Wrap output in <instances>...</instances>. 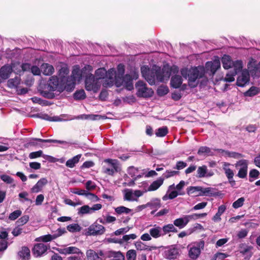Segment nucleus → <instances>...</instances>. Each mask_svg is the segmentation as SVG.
Listing matches in <instances>:
<instances>
[{"instance_id": "obj_31", "label": "nucleus", "mask_w": 260, "mask_h": 260, "mask_svg": "<svg viewBox=\"0 0 260 260\" xmlns=\"http://www.w3.org/2000/svg\"><path fill=\"white\" fill-rule=\"evenodd\" d=\"M164 182V179L159 178L157 180L153 181L148 187L147 191H152L157 190Z\"/></svg>"}, {"instance_id": "obj_10", "label": "nucleus", "mask_w": 260, "mask_h": 260, "mask_svg": "<svg viewBox=\"0 0 260 260\" xmlns=\"http://www.w3.org/2000/svg\"><path fill=\"white\" fill-rule=\"evenodd\" d=\"M85 83L86 89L89 91L96 89L100 86L98 81L96 80L95 76L91 74L86 76Z\"/></svg>"}, {"instance_id": "obj_59", "label": "nucleus", "mask_w": 260, "mask_h": 260, "mask_svg": "<svg viewBox=\"0 0 260 260\" xmlns=\"http://www.w3.org/2000/svg\"><path fill=\"white\" fill-rule=\"evenodd\" d=\"M42 119L50 121H60L61 119L58 116L51 117L47 114H44L41 117Z\"/></svg>"}, {"instance_id": "obj_43", "label": "nucleus", "mask_w": 260, "mask_h": 260, "mask_svg": "<svg viewBox=\"0 0 260 260\" xmlns=\"http://www.w3.org/2000/svg\"><path fill=\"white\" fill-rule=\"evenodd\" d=\"M123 76L120 75H115L114 76V83L118 87L124 85Z\"/></svg>"}, {"instance_id": "obj_34", "label": "nucleus", "mask_w": 260, "mask_h": 260, "mask_svg": "<svg viewBox=\"0 0 260 260\" xmlns=\"http://www.w3.org/2000/svg\"><path fill=\"white\" fill-rule=\"evenodd\" d=\"M215 193L213 192V189L211 187L203 188L201 187L200 193L196 194V197L198 196H213Z\"/></svg>"}, {"instance_id": "obj_63", "label": "nucleus", "mask_w": 260, "mask_h": 260, "mask_svg": "<svg viewBox=\"0 0 260 260\" xmlns=\"http://www.w3.org/2000/svg\"><path fill=\"white\" fill-rule=\"evenodd\" d=\"M21 214V211L20 210H15L10 214L9 218L11 220H14L20 216Z\"/></svg>"}, {"instance_id": "obj_1", "label": "nucleus", "mask_w": 260, "mask_h": 260, "mask_svg": "<svg viewBox=\"0 0 260 260\" xmlns=\"http://www.w3.org/2000/svg\"><path fill=\"white\" fill-rule=\"evenodd\" d=\"M141 71L142 76L151 85L168 80L171 75V70L169 68L164 67L161 69L156 66H153L151 69L143 66L141 68Z\"/></svg>"}, {"instance_id": "obj_46", "label": "nucleus", "mask_w": 260, "mask_h": 260, "mask_svg": "<svg viewBox=\"0 0 260 260\" xmlns=\"http://www.w3.org/2000/svg\"><path fill=\"white\" fill-rule=\"evenodd\" d=\"M67 229L71 233L80 232L81 230V226L77 223H72L67 226Z\"/></svg>"}, {"instance_id": "obj_3", "label": "nucleus", "mask_w": 260, "mask_h": 260, "mask_svg": "<svg viewBox=\"0 0 260 260\" xmlns=\"http://www.w3.org/2000/svg\"><path fill=\"white\" fill-rule=\"evenodd\" d=\"M114 71L110 69L107 71L105 68H100L95 72V77L98 81L103 79V86L110 87L114 84Z\"/></svg>"}, {"instance_id": "obj_19", "label": "nucleus", "mask_w": 260, "mask_h": 260, "mask_svg": "<svg viewBox=\"0 0 260 260\" xmlns=\"http://www.w3.org/2000/svg\"><path fill=\"white\" fill-rule=\"evenodd\" d=\"M188 222V219L186 215H184L183 217L177 218L173 221L174 226L178 227L179 229L185 228Z\"/></svg>"}, {"instance_id": "obj_35", "label": "nucleus", "mask_w": 260, "mask_h": 260, "mask_svg": "<svg viewBox=\"0 0 260 260\" xmlns=\"http://www.w3.org/2000/svg\"><path fill=\"white\" fill-rule=\"evenodd\" d=\"M223 67L225 69H229L232 67L233 61L231 57L228 55H224L221 59Z\"/></svg>"}, {"instance_id": "obj_13", "label": "nucleus", "mask_w": 260, "mask_h": 260, "mask_svg": "<svg viewBox=\"0 0 260 260\" xmlns=\"http://www.w3.org/2000/svg\"><path fill=\"white\" fill-rule=\"evenodd\" d=\"M49 246L42 243H38L34 245L32 249L33 254L35 257H39L43 255Z\"/></svg>"}, {"instance_id": "obj_39", "label": "nucleus", "mask_w": 260, "mask_h": 260, "mask_svg": "<svg viewBox=\"0 0 260 260\" xmlns=\"http://www.w3.org/2000/svg\"><path fill=\"white\" fill-rule=\"evenodd\" d=\"M110 260H124L125 257L120 251H112L109 255Z\"/></svg>"}, {"instance_id": "obj_60", "label": "nucleus", "mask_w": 260, "mask_h": 260, "mask_svg": "<svg viewBox=\"0 0 260 260\" xmlns=\"http://www.w3.org/2000/svg\"><path fill=\"white\" fill-rule=\"evenodd\" d=\"M211 152L210 149L207 146H202L198 150L199 155L209 154Z\"/></svg>"}, {"instance_id": "obj_47", "label": "nucleus", "mask_w": 260, "mask_h": 260, "mask_svg": "<svg viewBox=\"0 0 260 260\" xmlns=\"http://www.w3.org/2000/svg\"><path fill=\"white\" fill-rule=\"evenodd\" d=\"M69 73V69L66 67L61 68L59 71V76L60 78V81H63L64 79L67 78Z\"/></svg>"}, {"instance_id": "obj_21", "label": "nucleus", "mask_w": 260, "mask_h": 260, "mask_svg": "<svg viewBox=\"0 0 260 260\" xmlns=\"http://www.w3.org/2000/svg\"><path fill=\"white\" fill-rule=\"evenodd\" d=\"M60 253L64 254H75L79 255V254H84L79 248L74 246H70L62 248L60 250Z\"/></svg>"}, {"instance_id": "obj_52", "label": "nucleus", "mask_w": 260, "mask_h": 260, "mask_svg": "<svg viewBox=\"0 0 260 260\" xmlns=\"http://www.w3.org/2000/svg\"><path fill=\"white\" fill-rule=\"evenodd\" d=\"M86 97L84 90H80L76 91L74 94V98L75 100H83Z\"/></svg>"}, {"instance_id": "obj_41", "label": "nucleus", "mask_w": 260, "mask_h": 260, "mask_svg": "<svg viewBox=\"0 0 260 260\" xmlns=\"http://www.w3.org/2000/svg\"><path fill=\"white\" fill-rule=\"evenodd\" d=\"M92 214L90 207L88 205H84L78 209V214L82 216L85 214Z\"/></svg>"}, {"instance_id": "obj_50", "label": "nucleus", "mask_w": 260, "mask_h": 260, "mask_svg": "<svg viewBox=\"0 0 260 260\" xmlns=\"http://www.w3.org/2000/svg\"><path fill=\"white\" fill-rule=\"evenodd\" d=\"M258 93V88L255 86H252L248 90L244 93L245 96H253Z\"/></svg>"}, {"instance_id": "obj_38", "label": "nucleus", "mask_w": 260, "mask_h": 260, "mask_svg": "<svg viewBox=\"0 0 260 260\" xmlns=\"http://www.w3.org/2000/svg\"><path fill=\"white\" fill-rule=\"evenodd\" d=\"M178 255V249L175 247L170 248L166 252V255L167 258L170 259H176Z\"/></svg>"}, {"instance_id": "obj_36", "label": "nucleus", "mask_w": 260, "mask_h": 260, "mask_svg": "<svg viewBox=\"0 0 260 260\" xmlns=\"http://www.w3.org/2000/svg\"><path fill=\"white\" fill-rule=\"evenodd\" d=\"M148 207L151 209H155V210L161 207L160 200L158 198H153L151 201L147 203Z\"/></svg>"}, {"instance_id": "obj_6", "label": "nucleus", "mask_w": 260, "mask_h": 260, "mask_svg": "<svg viewBox=\"0 0 260 260\" xmlns=\"http://www.w3.org/2000/svg\"><path fill=\"white\" fill-rule=\"evenodd\" d=\"M123 200L124 201L133 202L138 201V198L143 196L144 191L140 190L133 191L132 189H126L123 191Z\"/></svg>"}, {"instance_id": "obj_61", "label": "nucleus", "mask_w": 260, "mask_h": 260, "mask_svg": "<svg viewBox=\"0 0 260 260\" xmlns=\"http://www.w3.org/2000/svg\"><path fill=\"white\" fill-rule=\"evenodd\" d=\"M29 220V216L28 215H24L20 218L16 223L18 226L23 225L25 224Z\"/></svg>"}, {"instance_id": "obj_22", "label": "nucleus", "mask_w": 260, "mask_h": 260, "mask_svg": "<svg viewBox=\"0 0 260 260\" xmlns=\"http://www.w3.org/2000/svg\"><path fill=\"white\" fill-rule=\"evenodd\" d=\"M149 234L151 237L155 239L164 236L161 228L156 225L150 229Z\"/></svg>"}, {"instance_id": "obj_30", "label": "nucleus", "mask_w": 260, "mask_h": 260, "mask_svg": "<svg viewBox=\"0 0 260 260\" xmlns=\"http://www.w3.org/2000/svg\"><path fill=\"white\" fill-rule=\"evenodd\" d=\"M161 229L164 236L171 232L175 233L178 232L177 228H175L174 224L172 223L166 224Z\"/></svg>"}, {"instance_id": "obj_24", "label": "nucleus", "mask_w": 260, "mask_h": 260, "mask_svg": "<svg viewBox=\"0 0 260 260\" xmlns=\"http://www.w3.org/2000/svg\"><path fill=\"white\" fill-rule=\"evenodd\" d=\"M12 68L9 66H4L0 69V78L3 80L8 79L12 72Z\"/></svg>"}, {"instance_id": "obj_40", "label": "nucleus", "mask_w": 260, "mask_h": 260, "mask_svg": "<svg viewBox=\"0 0 260 260\" xmlns=\"http://www.w3.org/2000/svg\"><path fill=\"white\" fill-rule=\"evenodd\" d=\"M114 210L115 212L118 215H121L122 214H128L132 212V209L123 206H120L115 208Z\"/></svg>"}, {"instance_id": "obj_25", "label": "nucleus", "mask_w": 260, "mask_h": 260, "mask_svg": "<svg viewBox=\"0 0 260 260\" xmlns=\"http://www.w3.org/2000/svg\"><path fill=\"white\" fill-rule=\"evenodd\" d=\"M18 255L21 260H29L30 257V250L27 247H22Z\"/></svg>"}, {"instance_id": "obj_18", "label": "nucleus", "mask_w": 260, "mask_h": 260, "mask_svg": "<svg viewBox=\"0 0 260 260\" xmlns=\"http://www.w3.org/2000/svg\"><path fill=\"white\" fill-rule=\"evenodd\" d=\"M48 183V180L46 178L40 179L37 183L31 188V192L38 193L42 191L43 187Z\"/></svg>"}, {"instance_id": "obj_55", "label": "nucleus", "mask_w": 260, "mask_h": 260, "mask_svg": "<svg viewBox=\"0 0 260 260\" xmlns=\"http://www.w3.org/2000/svg\"><path fill=\"white\" fill-rule=\"evenodd\" d=\"M136 251L133 249L128 250L126 254L127 260H136Z\"/></svg>"}, {"instance_id": "obj_44", "label": "nucleus", "mask_w": 260, "mask_h": 260, "mask_svg": "<svg viewBox=\"0 0 260 260\" xmlns=\"http://www.w3.org/2000/svg\"><path fill=\"white\" fill-rule=\"evenodd\" d=\"M168 133V129L167 126L159 127L155 132V135L157 137H165Z\"/></svg>"}, {"instance_id": "obj_54", "label": "nucleus", "mask_w": 260, "mask_h": 260, "mask_svg": "<svg viewBox=\"0 0 260 260\" xmlns=\"http://www.w3.org/2000/svg\"><path fill=\"white\" fill-rule=\"evenodd\" d=\"M84 196L92 202H97L100 200V199L97 196L88 191H86Z\"/></svg>"}, {"instance_id": "obj_17", "label": "nucleus", "mask_w": 260, "mask_h": 260, "mask_svg": "<svg viewBox=\"0 0 260 260\" xmlns=\"http://www.w3.org/2000/svg\"><path fill=\"white\" fill-rule=\"evenodd\" d=\"M76 81L73 78L68 76L63 81H60V84L66 91L71 92L75 88Z\"/></svg>"}, {"instance_id": "obj_4", "label": "nucleus", "mask_w": 260, "mask_h": 260, "mask_svg": "<svg viewBox=\"0 0 260 260\" xmlns=\"http://www.w3.org/2000/svg\"><path fill=\"white\" fill-rule=\"evenodd\" d=\"M137 95L139 97L149 98L153 95L154 92L151 88H148L146 84L142 81H139L136 84Z\"/></svg>"}, {"instance_id": "obj_23", "label": "nucleus", "mask_w": 260, "mask_h": 260, "mask_svg": "<svg viewBox=\"0 0 260 260\" xmlns=\"http://www.w3.org/2000/svg\"><path fill=\"white\" fill-rule=\"evenodd\" d=\"M41 67V72L45 76H50L54 72V67L49 63H43Z\"/></svg>"}, {"instance_id": "obj_8", "label": "nucleus", "mask_w": 260, "mask_h": 260, "mask_svg": "<svg viewBox=\"0 0 260 260\" xmlns=\"http://www.w3.org/2000/svg\"><path fill=\"white\" fill-rule=\"evenodd\" d=\"M204 241L200 240L197 243L196 246H193L190 248L188 255L191 259L196 260L198 258L201 253V250L204 248Z\"/></svg>"}, {"instance_id": "obj_32", "label": "nucleus", "mask_w": 260, "mask_h": 260, "mask_svg": "<svg viewBox=\"0 0 260 260\" xmlns=\"http://www.w3.org/2000/svg\"><path fill=\"white\" fill-rule=\"evenodd\" d=\"M81 156V154H78L72 158L68 159L66 163V166L70 168H73L78 163Z\"/></svg>"}, {"instance_id": "obj_56", "label": "nucleus", "mask_w": 260, "mask_h": 260, "mask_svg": "<svg viewBox=\"0 0 260 260\" xmlns=\"http://www.w3.org/2000/svg\"><path fill=\"white\" fill-rule=\"evenodd\" d=\"M244 201L245 199L241 197L233 203L232 207L235 209H238L243 206Z\"/></svg>"}, {"instance_id": "obj_16", "label": "nucleus", "mask_w": 260, "mask_h": 260, "mask_svg": "<svg viewBox=\"0 0 260 260\" xmlns=\"http://www.w3.org/2000/svg\"><path fill=\"white\" fill-rule=\"evenodd\" d=\"M249 74L247 70H243L241 74L238 76L237 80V85L238 86L243 87L249 81Z\"/></svg>"}, {"instance_id": "obj_11", "label": "nucleus", "mask_w": 260, "mask_h": 260, "mask_svg": "<svg viewBox=\"0 0 260 260\" xmlns=\"http://www.w3.org/2000/svg\"><path fill=\"white\" fill-rule=\"evenodd\" d=\"M236 168L239 170L238 176L240 178H245L247 175L248 162L245 159H241L236 164Z\"/></svg>"}, {"instance_id": "obj_27", "label": "nucleus", "mask_w": 260, "mask_h": 260, "mask_svg": "<svg viewBox=\"0 0 260 260\" xmlns=\"http://www.w3.org/2000/svg\"><path fill=\"white\" fill-rule=\"evenodd\" d=\"M182 83V77L180 75L172 76L171 80V85L175 88H179Z\"/></svg>"}, {"instance_id": "obj_58", "label": "nucleus", "mask_w": 260, "mask_h": 260, "mask_svg": "<svg viewBox=\"0 0 260 260\" xmlns=\"http://www.w3.org/2000/svg\"><path fill=\"white\" fill-rule=\"evenodd\" d=\"M137 238V236L135 234H131L129 235H124L122 238L123 243L129 242L130 240H135Z\"/></svg>"}, {"instance_id": "obj_37", "label": "nucleus", "mask_w": 260, "mask_h": 260, "mask_svg": "<svg viewBox=\"0 0 260 260\" xmlns=\"http://www.w3.org/2000/svg\"><path fill=\"white\" fill-rule=\"evenodd\" d=\"M124 85L128 89L131 90L133 88V83L132 76L129 74H126L123 76Z\"/></svg>"}, {"instance_id": "obj_53", "label": "nucleus", "mask_w": 260, "mask_h": 260, "mask_svg": "<svg viewBox=\"0 0 260 260\" xmlns=\"http://www.w3.org/2000/svg\"><path fill=\"white\" fill-rule=\"evenodd\" d=\"M35 140L39 141V142H48V143L53 142V143H57L61 144H68V143L66 141L57 140H53V139L44 140V139H42L36 138V139H35Z\"/></svg>"}, {"instance_id": "obj_29", "label": "nucleus", "mask_w": 260, "mask_h": 260, "mask_svg": "<svg viewBox=\"0 0 260 260\" xmlns=\"http://www.w3.org/2000/svg\"><path fill=\"white\" fill-rule=\"evenodd\" d=\"M70 77L76 80H80L82 78V71L78 65L73 67L72 75Z\"/></svg>"}, {"instance_id": "obj_28", "label": "nucleus", "mask_w": 260, "mask_h": 260, "mask_svg": "<svg viewBox=\"0 0 260 260\" xmlns=\"http://www.w3.org/2000/svg\"><path fill=\"white\" fill-rule=\"evenodd\" d=\"M226 209V206L224 205H221L218 208L217 212L213 217L212 220L215 222H219L221 220V215L225 212Z\"/></svg>"}, {"instance_id": "obj_7", "label": "nucleus", "mask_w": 260, "mask_h": 260, "mask_svg": "<svg viewBox=\"0 0 260 260\" xmlns=\"http://www.w3.org/2000/svg\"><path fill=\"white\" fill-rule=\"evenodd\" d=\"M66 232V230L64 228H59L55 232L52 233V234H48L42 236L37 238V241H42L43 242H50L61 236Z\"/></svg>"}, {"instance_id": "obj_51", "label": "nucleus", "mask_w": 260, "mask_h": 260, "mask_svg": "<svg viewBox=\"0 0 260 260\" xmlns=\"http://www.w3.org/2000/svg\"><path fill=\"white\" fill-rule=\"evenodd\" d=\"M259 175V172L258 170L256 169H252L250 171L249 175V181L250 182H252L254 181V179L257 178Z\"/></svg>"}, {"instance_id": "obj_45", "label": "nucleus", "mask_w": 260, "mask_h": 260, "mask_svg": "<svg viewBox=\"0 0 260 260\" xmlns=\"http://www.w3.org/2000/svg\"><path fill=\"white\" fill-rule=\"evenodd\" d=\"M242 61L241 60H236L233 61L232 68H234L235 74H237L242 69Z\"/></svg>"}, {"instance_id": "obj_12", "label": "nucleus", "mask_w": 260, "mask_h": 260, "mask_svg": "<svg viewBox=\"0 0 260 260\" xmlns=\"http://www.w3.org/2000/svg\"><path fill=\"white\" fill-rule=\"evenodd\" d=\"M105 232V227L97 223H94L88 229L87 233L89 235H101Z\"/></svg>"}, {"instance_id": "obj_33", "label": "nucleus", "mask_w": 260, "mask_h": 260, "mask_svg": "<svg viewBox=\"0 0 260 260\" xmlns=\"http://www.w3.org/2000/svg\"><path fill=\"white\" fill-rule=\"evenodd\" d=\"M135 247L138 250H148L151 251L153 249H155L156 247L154 246L150 247L145 245L142 242L139 241L135 243Z\"/></svg>"}, {"instance_id": "obj_49", "label": "nucleus", "mask_w": 260, "mask_h": 260, "mask_svg": "<svg viewBox=\"0 0 260 260\" xmlns=\"http://www.w3.org/2000/svg\"><path fill=\"white\" fill-rule=\"evenodd\" d=\"M207 214L206 213H203L200 214L194 213L191 215H186L187 218L189 222L191 220H197L199 218L204 217L206 216Z\"/></svg>"}, {"instance_id": "obj_9", "label": "nucleus", "mask_w": 260, "mask_h": 260, "mask_svg": "<svg viewBox=\"0 0 260 260\" xmlns=\"http://www.w3.org/2000/svg\"><path fill=\"white\" fill-rule=\"evenodd\" d=\"M220 68V61L219 59L213 61H208L206 63L205 73H208L210 76H213L217 70Z\"/></svg>"}, {"instance_id": "obj_14", "label": "nucleus", "mask_w": 260, "mask_h": 260, "mask_svg": "<svg viewBox=\"0 0 260 260\" xmlns=\"http://www.w3.org/2000/svg\"><path fill=\"white\" fill-rule=\"evenodd\" d=\"M86 256L88 260H105L104 252L101 250L95 252L91 249L88 250Z\"/></svg>"}, {"instance_id": "obj_62", "label": "nucleus", "mask_w": 260, "mask_h": 260, "mask_svg": "<svg viewBox=\"0 0 260 260\" xmlns=\"http://www.w3.org/2000/svg\"><path fill=\"white\" fill-rule=\"evenodd\" d=\"M179 171H172V170H167L164 174L163 176L166 178H169L171 177L174 176L179 174Z\"/></svg>"}, {"instance_id": "obj_15", "label": "nucleus", "mask_w": 260, "mask_h": 260, "mask_svg": "<svg viewBox=\"0 0 260 260\" xmlns=\"http://www.w3.org/2000/svg\"><path fill=\"white\" fill-rule=\"evenodd\" d=\"M252 248L253 247L251 246H249L245 243H242L239 245V251L241 254L245 256V259L249 260L252 255Z\"/></svg>"}, {"instance_id": "obj_48", "label": "nucleus", "mask_w": 260, "mask_h": 260, "mask_svg": "<svg viewBox=\"0 0 260 260\" xmlns=\"http://www.w3.org/2000/svg\"><path fill=\"white\" fill-rule=\"evenodd\" d=\"M201 186H190L187 188V193L188 195L194 194L195 195L200 193Z\"/></svg>"}, {"instance_id": "obj_20", "label": "nucleus", "mask_w": 260, "mask_h": 260, "mask_svg": "<svg viewBox=\"0 0 260 260\" xmlns=\"http://www.w3.org/2000/svg\"><path fill=\"white\" fill-rule=\"evenodd\" d=\"M197 177L198 178H204L205 177H211L213 175L212 172H208L207 167L205 165L198 167L197 171Z\"/></svg>"}, {"instance_id": "obj_64", "label": "nucleus", "mask_w": 260, "mask_h": 260, "mask_svg": "<svg viewBox=\"0 0 260 260\" xmlns=\"http://www.w3.org/2000/svg\"><path fill=\"white\" fill-rule=\"evenodd\" d=\"M67 260H85L84 254L74 255L68 257Z\"/></svg>"}, {"instance_id": "obj_57", "label": "nucleus", "mask_w": 260, "mask_h": 260, "mask_svg": "<svg viewBox=\"0 0 260 260\" xmlns=\"http://www.w3.org/2000/svg\"><path fill=\"white\" fill-rule=\"evenodd\" d=\"M0 178L7 184H12L14 182V179L11 177L6 174H3L0 176Z\"/></svg>"}, {"instance_id": "obj_42", "label": "nucleus", "mask_w": 260, "mask_h": 260, "mask_svg": "<svg viewBox=\"0 0 260 260\" xmlns=\"http://www.w3.org/2000/svg\"><path fill=\"white\" fill-rule=\"evenodd\" d=\"M230 164L228 163L225 162L223 165V169L225 171V174L226 176L228 178V179L230 181L231 179H233L234 176V173L233 171L229 168Z\"/></svg>"}, {"instance_id": "obj_2", "label": "nucleus", "mask_w": 260, "mask_h": 260, "mask_svg": "<svg viewBox=\"0 0 260 260\" xmlns=\"http://www.w3.org/2000/svg\"><path fill=\"white\" fill-rule=\"evenodd\" d=\"M181 75L185 79H188V85L191 87H196L198 82L197 79L203 77L205 74V68L202 66L191 68L190 69H182L181 70Z\"/></svg>"}, {"instance_id": "obj_26", "label": "nucleus", "mask_w": 260, "mask_h": 260, "mask_svg": "<svg viewBox=\"0 0 260 260\" xmlns=\"http://www.w3.org/2000/svg\"><path fill=\"white\" fill-rule=\"evenodd\" d=\"M59 85V79L55 76H51L48 81V86L50 90L51 91H55L57 89Z\"/></svg>"}, {"instance_id": "obj_5", "label": "nucleus", "mask_w": 260, "mask_h": 260, "mask_svg": "<svg viewBox=\"0 0 260 260\" xmlns=\"http://www.w3.org/2000/svg\"><path fill=\"white\" fill-rule=\"evenodd\" d=\"M105 162L109 165L108 167L104 166L103 169L104 172L109 175H113L114 173L119 172L120 170L118 161L116 159H106Z\"/></svg>"}]
</instances>
